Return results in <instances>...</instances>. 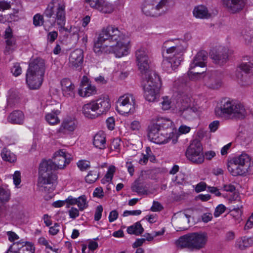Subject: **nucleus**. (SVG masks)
Segmentation results:
<instances>
[{
  "label": "nucleus",
  "instance_id": "obj_1",
  "mask_svg": "<svg viewBox=\"0 0 253 253\" xmlns=\"http://www.w3.org/2000/svg\"><path fill=\"white\" fill-rule=\"evenodd\" d=\"M129 42V38L117 27L108 26L99 34L93 50L98 55L113 53L120 58L128 54Z\"/></svg>",
  "mask_w": 253,
  "mask_h": 253
},
{
  "label": "nucleus",
  "instance_id": "obj_2",
  "mask_svg": "<svg viewBox=\"0 0 253 253\" xmlns=\"http://www.w3.org/2000/svg\"><path fill=\"white\" fill-rule=\"evenodd\" d=\"M137 65L141 74L145 99L149 102L157 101L162 83L159 76L150 69V61L146 48L140 47L135 52Z\"/></svg>",
  "mask_w": 253,
  "mask_h": 253
},
{
  "label": "nucleus",
  "instance_id": "obj_3",
  "mask_svg": "<svg viewBox=\"0 0 253 253\" xmlns=\"http://www.w3.org/2000/svg\"><path fill=\"white\" fill-rule=\"evenodd\" d=\"M53 161H43L39 167V176L38 186L41 191L51 192L55 189L57 175L54 173L57 169H63L70 162L68 154L63 150H60L54 153Z\"/></svg>",
  "mask_w": 253,
  "mask_h": 253
},
{
  "label": "nucleus",
  "instance_id": "obj_4",
  "mask_svg": "<svg viewBox=\"0 0 253 253\" xmlns=\"http://www.w3.org/2000/svg\"><path fill=\"white\" fill-rule=\"evenodd\" d=\"M186 48V43L183 40H174L165 42L163 45L162 67L166 71L171 73L180 64L183 54Z\"/></svg>",
  "mask_w": 253,
  "mask_h": 253
},
{
  "label": "nucleus",
  "instance_id": "obj_5",
  "mask_svg": "<svg viewBox=\"0 0 253 253\" xmlns=\"http://www.w3.org/2000/svg\"><path fill=\"white\" fill-rule=\"evenodd\" d=\"M216 116L228 119H243L247 113L244 106L233 100L224 99L221 102L220 107L216 108Z\"/></svg>",
  "mask_w": 253,
  "mask_h": 253
},
{
  "label": "nucleus",
  "instance_id": "obj_6",
  "mask_svg": "<svg viewBox=\"0 0 253 253\" xmlns=\"http://www.w3.org/2000/svg\"><path fill=\"white\" fill-rule=\"evenodd\" d=\"M45 69L44 61L42 58H37L29 63L26 73V83L31 89H36L41 86Z\"/></svg>",
  "mask_w": 253,
  "mask_h": 253
},
{
  "label": "nucleus",
  "instance_id": "obj_7",
  "mask_svg": "<svg viewBox=\"0 0 253 253\" xmlns=\"http://www.w3.org/2000/svg\"><path fill=\"white\" fill-rule=\"evenodd\" d=\"M208 241L206 232L190 233L180 237L176 241L177 247L187 248L191 251H199L205 248Z\"/></svg>",
  "mask_w": 253,
  "mask_h": 253
},
{
  "label": "nucleus",
  "instance_id": "obj_8",
  "mask_svg": "<svg viewBox=\"0 0 253 253\" xmlns=\"http://www.w3.org/2000/svg\"><path fill=\"white\" fill-rule=\"evenodd\" d=\"M179 108L180 115L187 120H191L197 115L198 108L194 103L190 94L182 92L180 94Z\"/></svg>",
  "mask_w": 253,
  "mask_h": 253
},
{
  "label": "nucleus",
  "instance_id": "obj_9",
  "mask_svg": "<svg viewBox=\"0 0 253 253\" xmlns=\"http://www.w3.org/2000/svg\"><path fill=\"white\" fill-rule=\"evenodd\" d=\"M148 137L149 140L159 144H166L171 140L175 144L177 142V136L173 132H166L165 130H158L149 128Z\"/></svg>",
  "mask_w": 253,
  "mask_h": 253
},
{
  "label": "nucleus",
  "instance_id": "obj_10",
  "mask_svg": "<svg viewBox=\"0 0 253 253\" xmlns=\"http://www.w3.org/2000/svg\"><path fill=\"white\" fill-rule=\"evenodd\" d=\"M136 107L135 99L133 95L127 94L119 97L117 103L116 110L121 114H132Z\"/></svg>",
  "mask_w": 253,
  "mask_h": 253
},
{
  "label": "nucleus",
  "instance_id": "obj_11",
  "mask_svg": "<svg viewBox=\"0 0 253 253\" xmlns=\"http://www.w3.org/2000/svg\"><path fill=\"white\" fill-rule=\"evenodd\" d=\"M185 155L188 160L196 164H201L204 161L203 147L201 142L193 140L186 150Z\"/></svg>",
  "mask_w": 253,
  "mask_h": 253
},
{
  "label": "nucleus",
  "instance_id": "obj_12",
  "mask_svg": "<svg viewBox=\"0 0 253 253\" xmlns=\"http://www.w3.org/2000/svg\"><path fill=\"white\" fill-rule=\"evenodd\" d=\"M169 0H145L142 6V11L148 16H157L168 3Z\"/></svg>",
  "mask_w": 253,
  "mask_h": 253
},
{
  "label": "nucleus",
  "instance_id": "obj_13",
  "mask_svg": "<svg viewBox=\"0 0 253 253\" xmlns=\"http://www.w3.org/2000/svg\"><path fill=\"white\" fill-rule=\"evenodd\" d=\"M229 50L221 45L216 46L210 52L211 58L216 64L222 65L225 63L229 56Z\"/></svg>",
  "mask_w": 253,
  "mask_h": 253
},
{
  "label": "nucleus",
  "instance_id": "obj_14",
  "mask_svg": "<svg viewBox=\"0 0 253 253\" xmlns=\"http://www.w3.org/2000/svg\"><path fill=\"white\" fill-rule=\"evenodd\" d=\"M78 122L74 118L67 117L64 119L57 130V132L62 134H71L76 130Z\"/></svg>",
  "mask_w": 253,
  "mask_h": 253
},
{
  "label": "nucleus",
  "instance_id": "obj_15",
  "mask_svg": "<svg viewBox=\"0 0 253 253\" xmlns=\"http://www.w3.org/2000/svg\"><path fill=\"white\" fill-rule=\"evenodd\" d=\"M55 4V18L57 25H63L66 22L65 3L61 0H53Z\"/></svg>",
  "mask_w": 253,
  "mask_h": 253
},
{
  "label": "nucleus",
  "instance_id": "obj_16",
  "mask_svg": "<svg viewBox=\"0 0 253 253\" xmlns=\"http://www.w3.org/2000/svg\"><path fill=\"white\" fill-rule=\"evenodd\" d=\"M90 6L103 13H111L114 9V6L105 0H85Z\"/></svg>",
  "mask_w": 253,
  "mask_h": 253
},
{
  "label": "nucleus",
  "instance_id": "obj_17",
  "mask_svg": "<svg viewBox=\"0 0 253 253\" xmlns=\"http://www.w3.org/2000/svg\"><path fill=\"white\" fill-rule=\"evenodd\" d=\"M84 62V52L80 48L73 51L69 57V66L72 69H77L81 67Z\"/></svg>",
  "mask_w": 253,
  "mask_h": 253
},
{
  "label": "nucleus",
  "instance_id": "obj_18",
  "mask_svg": "<svg viewBox=\"0 0 253 253\" xmlns=\"http://www.w3.org/2000/svg\"><path fill=\"white\" fill-rule=\"evenodd\" d=\"M204 80L205 84L212 89H217L222 84L221 75L214 72L205 75Z\"/></svg>",
  "mask_w": 253,
  "mask_h": 253
},
{
  "label": "nucleus",
  "instance_id": "obj_19",
  "mask_svg": "<svg viewBox=\"0 0 253 253\" xmlns=\"http://www.w3.org/2000/svg\"><path fill=\"white\" fill-rule=\"evenodd\" d=\"M223 5L232 13L239 12L245 5V0H222Z\"/></svg>",
  "mask_w": 253,
  "mask_h": 253
},
{
  "label": "nucleus",
  "instance_id": "obj_20",
  "mask_svg": "<svg viewBox=\"0 0 253 253\" xmlns=\"http://www.w3.org/2000/svg\"><path fill=\"white\" fill-rule=\"evenodd\" d=\"M172 126L173 122L170 120L163 117H158L153 121L149 128L165 130L171 128Z\"/></svg>",
  "mask_w": 253,
  "mask_h": 253
},
{
  "label": "nucleus",
  "instance_id": "obj_21",
  "mask_svg": "<svg viewBox=\"0 0 253 253\" xmlns=\"http://www.w3.org/2000/svg\"><path fill=\"white\" fill-rule=\"evenodd\" d=\"M93 100L99 115L106 113L110 110L111 103L107 96H102Z\"/></svg>",
  "mask_w": 253,
  "mask_h": 253
},
{
  "label": "nucleus",
  "instance_id": "obj_22",
  "mask_svg": "<svg viewBox=\"0 0 253 253\" xmlns=\"http://www.w3.org/2000/svg\"><path fill=\"white\" fill-rule=\"evenodd\" d=\"M227 168L230 173L234 176L243 175L246 174L248 170L247 168L240 165L233 159L228 163Z\"/></svg>",
  "mask_w": 253,
  "mask_h": 253
},
{
  "label": "nucleus",
  "instance_id": "obj_23",
  "mask_svg": "<svg viewBox=\"0 0 253 253\" xmlns=\"http://www.w3.org/2000/svg\"><path fill=\"white\" fill-rule=\"evenodd\" d=\"M82 111L84 116L89 119H95L99 115L93 100L84 104Z\"/></svg>",
  "mask_w": 253,
  "mask_h": 253
},
{
  "label": "nucleus",
  "instance_id": "obj_24",
  "mask_svg": "<svg viewBox=\"0 0 253 253\" xmlns=\"http://www.w3.org/2000/svg\"><path fill=\"white\" fill-rule=\"evenodd\" d=\"M208 58L207 53L201 51L197 53L190 65L191 70L197 67L204 68L206 66V61Z\"/></svg>",
  "mask_w": 253,
  "mask_h": 253
},
{
  "label": "nucleus",
  "instance_id": "obj_25",
  "mask_svg": "<svg viewBox=\"0 0 253 253\" xmlns=\"http://www.w3.org/2000/svg\"><path fill=\"white\" fill-rule=\"evenodd\" d=\"M61 88L64 96L73 97L75 94V85L68 79H64L61 81Z\"/></svg>",
  "mask_w": 253,
  "mask_h": 253
},
{
  "label": "nucleus",
  "instance_id": "obj_26",
  "mask_svg": "<svg viewBox=\"0 0 253 253\" xmlns=\"http://www.w3.org/2000/svg\"><path fill=\"white\" fill-rule=\"evenodd\" d=\"M193 14L194 17L199 19H209L211 16L207 7L204 5L195 6L193 10Z\"/></svg>",
  "mask_w": 253,
  "mask_h": 253
},
{
  "label": "nucleus",
  "instance_id": "obj_27",
  "mask_svg": "<svg viewBox=\"0 0 253 253\" xmlns=\"http://www.w3.org/2000/svg\"><path fill=\"white\" fill-rule=\"evenodd\" d=\"M7 120L11 124L21 125L24 120V114L19 110L14 111L9 114Z\"/></svg>",
  "mask_w": 253,
  "mask_h": 253
},
{
  "label": "nucleus",
  "instance_id": "obj_28",
  "mask_svg": "<svg viewBox=\"0 0 253 253\" xmlns=\"http://www.w3.org/2000/svg\"><path fill=\"white\" fill-rule=\"evenodd\" d=\"M93 144L98 149H104L106 147V136L103 131L98 132L94 136Z\"/></svg>",
  "mask_w": 253,
  "mask_h": 253
},
{
  "label": "nucleus",
  "instance_id": "obj_29",
  "mask_svg": "<svg viewBox=\"0 0 253 253\" xmlns=\"http://www.w3.org/2000/svg\"><path fill=\"white\" fill-rule=\"evenodd\" d=\"M253 245V238L242 237L237 239L235 243V247L240 250H244Z\"/></svg>",
  "mask_w": 253,
  "mask_h": 253
},
{
  "label": "nucleus",
  "instance_id": "obj_30",
  "mask_svg": "<svg viewBox=\"0 0 253 253\" xmlns=\"http://www.w3.org/2000/svg\"><path fill=\"white\" fill-rule=\"evenodd\" d=\"M238 162L240 165L243 166L245 168H247L248 169L251 165V158L246 153H242L238 156L232 158Z\"/></svg>",
  "mask_w": 253,
  "mask_h": 253
},
{
  "label": "nucleus",
  "instance_id": "obj_31",
  "mask_svg": "<svg viewBox=\"0 0 253 253\" xmlns=\"http://www.w3.org/2000/svg\"><path fill=\"white\" fill-rule=\"evenodd\" d=\"M79 94L83 97H88L95 94L97 93L96 87L91 84L87 85L85 86L83 85L78 91Z\"/></svg>",
  "mask_w": 253,
  "mask_h": 253
},
{
  "label": "nucleus",
  "instance_id": "obj_32",
  "mask_svg": "<svg viewBox=\"0 0 253 253\" xmlns=\"http://www.w3.org/2000/svg\"><path fill=\"white\" fill-rule=\"evenodd\" d=\"M191 216L184 212H179L177 214L176 218L177 219V222H179V225L182 226L180 227L181 229H186L188 228L187 225L189 223V219Z\"/></svg>",
  "mask_w": 253,
  "mask_h": 253
},
{
  "label": "nucleus",
  "instance_id": "obj_33",
  "mask_svg": "<svg viewBox=\"0 0 253 253\" xmlns=\"http://www.w3.org/2000/svg\"><path fill=\"white\" fill-rule=\"evenodd\" d=\"M60 113V112L57 110L46 114L45 116L46 121L51 125H55L59 124L60 123V119L58 115Z\"/></svg>",
  "mask_w": 253,
  "mask_h": 253
},
{
  "label": "nucleus",
  "instance_id": "obj_34",
  "mask_svg": "<svg viewBox=\"0 0 253 253\" xmlns=\"http://www.w3.org/2000/svg\"><path fill=\"white\" fill-rule=\"evenodd\" d=\"M131 189L133 192H136L138 195H141L148 194V190L146 186L140 182L139 180H135L132 183Z\"/></svg>",
  "mask_w": 253,
  "mask_h": 253
},
{
  "label": "nucleus",
  "instance_id": "obj_35",
  "mask_svg": "<svg viewBox=\"0 0 253 253\" xmlns=\"http://www.w3.org/2000/svg\"><path fill=\"white\" fill-rule=\"evenodd\" d=\"M144 229L139 222L129 226L127 229V232L128 234L135 235H139L142 233Z\"/></svg>",
  "mask_w": 253,
  "mask_h": 253
},
{
  "label": "nucleus",
  "instance_id": "obj_36",
  "mask_svg": "<svg viewBox=\"0 0 253 253\" xmlns=\"http://www.w3.org/2000/svg\"><path fill=\"white\" fill-rule=\"evenodd\" d=\"M1 156L4 161L10 163H13L16 160L15 155L5 148L2 149Z\"/></svg>",
  "mask_w": 253,
  "mask_h": 253
},
{
  "label": "nucleus",
  "instance_id": "obj_37",
  "mask_svg": "<svg viewBox=\"0 0 253 253\" xmlns=\"http://www.w3.org/2000/svg\"><path fill=\"white\" fill-rule=\"evenodd\" d=\"M6 47L4 53L6 54H9L12 53L16 48L15 40L14 38H10L5 41Z\"/></svg>",
  "mask_w": 253,
  "mask_h": 253
},
{
  "label": "nucleus",
  "instance_id": "obj_38",
  "mask_svg": "<svg viewBox=\"0 0 253 253\" xmlns=\"http://www.w3.org/2000/svg\"><path fill=\"white\" fill-rule=\"evenodd\" d=\"M10 197V190L6 187H0V201L1 202H7Z\"/></svg>",
  "mask_w": 253,
  "mask_h": 253
},
{
  "label": "nucleus",
  "instance_id": "obj_39",
  "mask_svg": "<svg viewBox=\"0 0 253 253\" xmlns=\"http://www.w3.org/2000/svg\"><path fill=\"white\" fill-rule=\"evenodd\" d=\"M26 245V242H17L14 243L10 247L9 249L16 253H20L24 249V246Z\"/></svg>",
  "mask_w": 253,
  "mask_h": 253
},
{
  "label": "nucleus",
  "instance_id": "obj_40",
  "mask_svg": "<svg viewBox=\"0 0 253 253\" xmlns=\"http://www.w3.org/2000/svg\"><path fill=\"white\" fill-rule=\"evenodd\" d=\"M77 205L81 211L86 209L88 207L86 197L84 195H82L77 198Z\"/></svg>",
  "mask_w": 253,
  "mask_h": 253
},
{
  "label": "nucleus",
  "instance_id": "obj_41",
  "mask_svg": "<svg viewBox=\"0 0 253 253\" xmlns=\"http://www.w3.org/2000/svg\"><path fill=\"white\" fill-rule=\"evenodd\" d=\"M98 174L96 171H90L85 177V181L88 183H94L98 178Z\"/></svg>",
  "mask_w": 253,
  "mask_h": 253
},
{
  "label": "nucleus",
  "instance_id": "obj_42",
  "mask_svg": "<svg viewBox=\"0 0 253 253\" xmlns=\"http://www.w3.org/2000/svg\"><path fill=\"white\" fill-rule=\"evenodd\" d=\"M240 69L246 73H250L253 71V62L250 61L249 62L243 63L239 66Z\"/></svg>",
  "mask_w": 253,
  "mask_h": 253
},
{
  "label": "nucleus",
  "instance_id": "obj_43",
  "mask_svg": "<svg viewBox=\"0 0 253 253\" xmlns=\"http://www.w3.org/2000/svg\"><path fill=\"white\" fill-rule=\"evenodd\" d=\"M55 12V4L53 3V0L48 5L44 12L45 16L51 18Z\"/></svg>",
  "mask_w": 253,
  "mask_h": 253
},
{
  "label": "nucleus",
  "instance_id": "obj_44",
  "mask_svg": "<svg viewBox=\"0 0 253 253\" xmlns=\"http://www.w3.org/2000/svg\"><path fill=\"white\" fill-rule=\"evenodd\" d=\"M205 72V71H202L201 72H194L191 70L190 67H189V70L188 72V75L189 78L192 80H198L201 78V76L202 74Z\"/></svg>",
  "mask_w": 253,
  "mask_h": 253
},
{
  "label": "nucleus",
  "instance_id": "obj_45",
  "mask_svg": "<svg viewBox=\"0 0 253 253\" xmlns=\"http://www.w3.org/2000/svg\"><path fill=\"white\" fill-rule=\"evenodd\" d=\"M116 168L114 166H110L105 176L106 181L110 182L112 180L113 175L115 172Z\"/></svg>",
  "mask_w": 253,
  "mask_h": 253
},
{
  "label": "nucleus",
  "instance_id": "obj_46",
  "mask_svg": "<svg viewBox=\"0 0 253 253\" xmlns=\"http://www.w3.org/2000/svg\"><path fill=\"white\" fill-rule=\"evenodd\" d=\"M35 247L34 245L30 242H26L24 249L20 253H34Z\"/></svg>",
  "mask_w": 253,
  "mask_h": 253
},
{
  "label": "nucleus",
  "instance_id": "obj_47",
  "mask_svg": "<svg viewBox=\"0 0 253 253\" xmlns=\"http://www.w3.org/2000/svg\"><path fill=\"white\" fill-rule=\"evenodd\" d=\"M78 168L82 171L85 170L90 167V162L86 160H81L77 163Z\"/></svg>",
  "mask_w": 253,
  "mask_h": 253
},
{
  "label": "nucleus",
  "instance_id": "obj_48",
  "mask_svg": "<svg viewBox=\"0 0 253 253\" xmlns=\"http://www.w3.org/2000/svg\"><path fill=\"white\" fill-rule=\"evenodd\" d=\"M44 22L43 16L37 14L33 17V24L35 26H40L43 24Z\"/></svg>",
  "mask_w": 253,
  "mask_h": 253
},
{
  "label": "nucleus",
  "instance_id": "obj_49",
  "mask_svg": "<svg viewBox=\"0 0 253 253\" xmlns=\"http://www.w3.org/2000/svg\"><path fill=\"white\" fill-rule=\"evenodd\" d=\"M171 102L168 96H165L163 98V101L161 102L162 108L164 110H167L171 107Z\"/></svg>",
  "mask_w": 253,
  "mask_h": 253
},
{
  "label": "nucleus",
  "instance_id": "obj_50",
  "mask_svg": "<svg viewBox=\"0 0 253 253\" xmlns=\"http://www.w3.org/2000/svg\"><path fill=\"white\" fill-rule=\"evenodd\" d=\"M12 74L15 76H19L22 73V68L18 63H15L11 69Z\"/></svg>",
  "mask_w": 253,
  "mask_h": 253
},
{
  "label": "nucleus",
  "instance_id": "obj_51",
  "mask_svg": "<svg viewBox=\"0 0 253 253\" xmlns=\"http://www.w3.org/2000/svg\"><path fill=\"white\" fill-rule=\"evenodd\" d=\"M146 157L150 161L153 162L155 161V156L152 153L151 148L149 147H147L145 149V151L143 153Z\"/></svg>",
  "mask_w": 253,
  "mask_h": 253
},
{
  "label": "nucleus",
  "instance_id": "obj_52",
  "mask_svg": "<svg viewBox=\"0 0 253 253\" xmlns=\"http://www.w3.org/2000/svg\"><path fill=\"white\" fill-rule=\"evenodd\" d=\"M225 210L226 207L224 205L222 204L219 205L215 210L214 215L215 217H218L225 211Z\"/></svg>",
  "mask_w": 253,
  "mask_h": 253
},
{
  "label": "nucleus",
  "instance_id": "obj_53",
  "mask_svg": "<svg viewBox=\"0 0 253 253\" xmlns=\"http://www.w3.org/2000/svg\"><path fill=\"white\" fill-rule=\"evenodd\" d=\"M13 179L14 185L16 187L21 183V173L19 171H16L13 175Z\"/></svg>",
  "mask_w": 253,
  "mask_h": 253
},
{
  "label": "nucleus",
  "instance_id": "obj_54",
  "mask_svg": "<svg viewBox=\"0 0 253 253\" xmlns=\"http://www.w3.org/2000/svg\"><path fill=\"white\" fill-rule=\"evenodd\" d=\"M121 144V140L120 139L116 138L114 139L111 144V149L112 150H116L117 151H118V150L120 149Z\"/></svg>",
  "mask_w": 253,
  "mask_h": 253
},
{
  "label": "nucleus",
  "instance_id": "obj_55",
  "mask_svg": "<svg viewBox=\"0 0 253 253\" xmlns=\"http://www.w3.org/2000/svg\"><path fill=\"white\" fill-rule=\"evenodd\" d=\"M58 33L56 31H52L48 33L47 40L48 42L52 43L57 38Z\"/></svg>",
  "mask_w": 253,
  "mask_h": 253
},
{
  "label": "nucleus",
  "instance_id": "obj_56",
  "mask_svg": "<svg viewBox=\"0 0 253 253\" xmlns=\"http://www.w3.org/2000/svg\"><path fill=\"white\" fill-rule=\"evenodd\" d=\"M103 211V207L100 205L97 207L94 214V219L96 221H98L101 217L102 212Z\"/></svg>",
  "mask_w": 253,
  "mask_h": 253
},
{
  "label": "nucleus",
  "instance_id": "obj_57",
  "mask_svg": "<svg viewBox=\"0 0 253 253\" xmlns=\"http://www.w3.org/2000/svg\"><path fill=\"white\" fill-rule=\"evenodd\" d=\"M206 183L204 182H200L196 185L195 190L197 193H199L206 190Z\"/></svg>",
  "mask_w": 253,
  "mask_h": 253
},
{
  "label": "nucleus",
  "instance_id": "obj_58",
  "mask_svg": "<svg viewBox=\"0 0 253 253\" xmlns=\"http://www.w3.org/2000/svg\"><path fill=\"white\" fill-rule=\"evenodd\" d=\"M163 209L162 205L158 202L154 201L151 210L152 211L156 212L161 211Z\"/></svg>",
  "mask_w": 253,
  "mask_h": 253
},
{
  "label": "nucleus",
  "instance_id": "obj_59",
  "mask_svg": "<svg viewBox=\"0 0 253 253\" xmlns=\"http://www.w3.org/2000/svg\"><path fill=\"white\" fill-rule=\"evenodd\" d=\"M11 7L10 2L5 0H0V10L4 11Z\"/></svg>",
  "mask_w": 253,
  "mask_h": 253
},
{
  "label": "nucleus",
  "instance_id": "obj_60",
  "mask_svg": "<svg viewBox=\"0 0 253 253\" xmlns=\"http://www.w3.org/2000/svg\"><path fill=\"white\" fill-rule=\"evenodd\" d=\"M235 238V232L232 231L227 232L225 234V240L227 242L233 241Z\"/></svg>",
  "mask_w": 253,
  "mask_h": 253
},
{
  "label": "nucleus",
  "instance_id": "obj_61",
  "mask_svg": "<svg viewBox=\"0 0 253 253\" xmlns=\"http://www.w3.org/2000/svg\"><path fill=\"white\" fill-rule=\"evenodd\" d=\"M106 125L108 128L113 130L115 126V119L113 117H109L106 120Z\"/></svg>",
  "mask_w": 253,
  "mask_h": 253
},
{
  "label": "nucleus",
  "instance_id": "obj_62",
  "mask_svg": "<svg viewBox=\"0 0 253 253\" xmlns=\"http://www.w3.org/2000/svg\"><path fill=\"white\" fill-rule=\"evenodd\" d=\"M59 225L58 223H55L53 226L50 227L49 230V233L52 235L57 234L59 231Z\"/></svg>",
  "mask_w": 253,
  "mask_h": 253
},
{
  "label": "nucleus",
  "instance_id": "obj_63",
  "mask_svg": "<svg viewBox=\"0 0 253 253\" xmlns=\"http://www.w3.org/2000/svg\"><path fill=\"white\" fill-rule=\"evenodd\" d=\"M69 214L71 218L75 219L79 215V211L77 209L72 208L69 211Z\"/></svg>",
  "mask_w": 253,
  "mask_h": 253
},
{
  "label": "nucleus",
  "instance_id": "obj_64",
  "mask_svg": "<svg viewBox=\"0 0 253 253\" xmlns=\"http://www.w3.org/2000/svg\"><path fill=\"white\" fill-rule=\"evenodd\" d=\"M118 212L116 210H113L110 212L109 215V221L112 222L116 220L118 217Z\"/></svg>",
  "mask_w": 253,
  "mask_h": 253
}]
</instances>
